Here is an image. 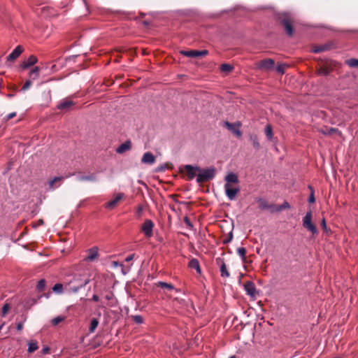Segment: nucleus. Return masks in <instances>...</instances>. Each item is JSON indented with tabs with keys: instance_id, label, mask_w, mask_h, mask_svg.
Instances as JSON below:
<instances>
[{
	"instance_id": "1",
	"label": "nucleus",
	"mask_w": 358,
	"mask_h": 358,
	"mask_svg": "<svg viewBox=\"0 0 358 358\" xmlns=\"http://www.w3.org/2000/svg\"><path fill=\"white\" fill-rule=\"evenodd\" d=\"M90 282L89 278H83L81 274H75L73 275L72 279L70 280L67 285L68 290L69 292L77 293L81 288L85 287Z\"/></svg>"
},
{
	"instance_id": "2",
	"label": "nucleus",
	"mask_w": 358,
	"mask_h": 358,
	"mask_svg": "<svg viewBox=\"0 0 358 358\" xmlns=\"http://www.w3.org/2000/svg\"><path fill=\"white\" fill-rule=\"evenodd\" d=\"M277 17L280 24L283 26L287 34L289 36H292L294 34V28L292 26L294 18L292 15L288 13H280L278 14Z\"/></svg>"
},
{
	"instance_id": "3",
	"label": "nucleus",
	"mask_w": 358,
	"mask_h": 358,
	"mask_svg": "<svg viewBox=\"0 0 358 358\" xmlns=\"http://www.w3.org/2000/svg\"><path fill=\"white\" fill-rule=\"evenodd\" d=\"M216 174V169L214 167L201 169L198 171L196 182L203 183L213 180Z\"/></svg>"
},
{
	"instance_id": "4",
	"label": "nucleus",
	"mask_w": 358,
	"mask_h": 358,
	"mask_svg": "<svg viewBox=\"0 0 358 358\" xmlns=\"http://www.w3.org/2000/svg\"><path fill=\"white\" fill-rule=\"evenodd\" d=\"M312 211L309 210L303 218V227L313 234H317L318 231L316 226L312 222Z\"/></svg>"
},
{
	"instance_id": "5",
	"label": "nucleus",
	"mask_w": 358,
	"mask_h": 358,
	"mask_svg": "<svg viewBox=\"0 0 358 358\" xmlns=\"http://www.w3.org/2000/svg\"><path fill=\"white\" fill-rule=\"evenodd\" d=\"M198 171H200V167L189 164L185 165L180 169V172L186 173L188 180H193L195 176L197 177Z\"/></svg>"
},
{
	"instance_id": "6",
	"label": "nucleus",
	"mask_w": 358,
	"mask_h": 358,
	"mask_svg": "<svg viewBox=\"0 0 358 358\" xmlns=\"http://www.w3.org/2000/svg\"><path fill=\"white\" fill-rule=\"evenodd\" d=\"M275 62L272 59H266L255 64V68L262 71H270L274 68Z\"/></svg>"
},
{
	"instance_id": "7",
	"label": "nucleus",
	"mask_w": 358,
	"mask_h": 358,
	"mask_svg": "<svg viewBox=\"0 0 358 358\" xmlns=\"http://www.w3.org/2000/svg\"><path fill=\"white\" fill-rule=\"evenodd\" d=\"M180 53L182 55L188 57H200L206 56L208 54V51L207 50H181Z\"/></svg>"
},
{
	"instance_id": "8",
	"label": "nucleus",
	"mask_w": 358,
	"mask_h": 358,
	"mask_svg": "<svg viewBox=\"0 0 358 358\" xmlns=\"http://www.w3.org/2000/svg\"><path fill=\"white\" fill-rule=\"evenodd\" d=\"M154 223L151 220H146L141 226V231L147 238H150L152 236V230L154 228Z\"/></svg>"
},
{
	"instance_id": "9",
	"label": "nucleus",
	"mask_w": 358,
	"mask_h": 358,
	"mask_svg": "<svg viewBox=\"0 0 358 358\" xmlns=\"http://www.w3.org/2000/svg\"><path fill=\"white\" fill-rule=\"evenodd\" d=\"M75 105V102L73 101L65 99L62 100L57 105V108L60 110L61 111L66 113L72 108V107Z\"/></svg>"
},
{
	"instance_id": "10",
	"label": "nucleus",
	"mask_w": 358,
	"mask_h": 358,
	"mask_svg": "<svg viewBox=\"0 0 358 358\" xmlns=\"http://www.w3.org/2000/svg\"><path fill=\"white\" fill-rule=\"evenodd\" d=\"M224 126L227 129H228L229 131L234 133L237 137H241L242 136V132L239 129V127H241V123L238 122L236 124H233L229 122H225Z\"/></svg>"
},
{
	"instance_id": "11",
	"label": "nucleus",
	"mask_w": 358,
	"mask_h": 358,
	"mask_svg": "<svg viewBox=\"0 0 358 358\" xmlns=\"http://www.w3.org/2000/svg\"><path fill=\"white\" fill-rule=\"evenodd\" d=\"M225 193L229 200L235 199L237 194L239 192V189L231 187L229 184L224 185Z\"/></svg>"
},
{
	"instance_id": "12",
	"label": "nucleus",
	"mask_w": 358,
	"mask_h": 358,
	"mask_svg": "<svg viewBox=\"0 0 358 358\" xmlns=\"http://www.w3.org/2000/svg\"><path fill=\"white\" fill-rule=\"evenodd\" d=\"M244 288L247 294L250 295L252 297L256 296L257 291L255 285L253 282L246 281L244 284Z\"/></svg>"
},
{
	"instance_id": "13",
	"label": "nucleus",
	"mask_w": 358,
	"mask_h": 358,
	"mask_svg": "<svg viewBox=\"0 0 358 358\" xmlns=\"http://www.w3.org/2000/svg\"><path fill=\"white\" fill-rule=\"evenodd\" d=\"M87 256L84 258L86 262H93L99 257V248L92 247L87 250Z\"/></svg>"
},
{
	"instance_id": "14",
	"label": "nucleus",
	"mask_w": 358,
	"mask_h": 358,
	"mask_svg": "<svg viewBox=\"0 0 358 358\" xmlns=\"http://www.w3.org/2000/svg\"><path fill=\"white\" fill-rule=\"evenodd\" d=\"M124 196V194L123 193L117 194L113 200L105 203V207L108 209H113Z\"/></svg>"
},
{
	"instance_id": "15",
	"label": "nucleus",
	"mask_w": 358,
	"mask_h": 358,
	"mask_svg": "<svg viewBox=\"0 0 358 358\" xmlns=\"http://www.w3.org/2000/svg\"><path fill=\"white\" fill-rule=\"evenodd\" d=\"M257 203L261 210H269L271 213H274V204L269 203L266 200L261 198L257 199Z\"/></svg>"
},
{
	"instance_id": "16",
	"label": "nucleus",
	"mask_w": 358,
	"mask_h": 358,
	"mask_svg": "<svg viewBox=\"0 0 358 358\" xmlns=\"http://www.w3.org/2000/svg\"><path fill=\"white\" fill-rule=\"evenodd\" d=\"M155 156L150 152H145L141 158V163L145 164L152 165L155 164Z\"/></svg>"
},
{
	"instance_id": "17",
	"label": "nucleus",
	"mask_w": 358,
	"mask_h": 358,
	"mask_svg": "<svg viewBox=\"0 0 358 358\" xmlns=\"http://www.w3.org/2000/svg\"><path fill=\"white\" fill-rule=\"evenodd\" d=\"M24 49L21 45H17L12 52L7 57L8 62H13L23 52Z\"/></svg>"
},
{
	"instance_id": "18",
	"label": "nucleus",
	"mask_w": 358,
	"mask_h": 358,
	"mask_svg": "<svg viewBox=\"0 0 358 358\" xmlns=\"http://www.w3.org/2000/svg\"><path fill=\"white\" fill-rule=\"evenodd\" d=\"M132 148V143L130 140L126 141L124 143H122L118 146L116 149V152L118 154H123L129 150H130Z\"/></svg>"
},
{
	"instance_id": "19",
	"label": "nucleus",
	"mask_w": 358,
	"mask_h": 358,
	"mask_svg": "<svg viewBox=\"0 0 358 358\" xmlns=\"http://www.w3.org/2000/svg\"><path fill=\"white\" fill-rule=\"evenodd\" d=\"M331 43H327L324 45H313L312 46V52L314 53H319L321 52H324L327 50H329L331 49Z\"/></svg>"
},
{
	"instance_id": "20",
	"label": "nucleus",
	"mask_w": 358,
	"mask_h": 358,
	"mask_svg": "<svg viewBox=\"0 0 358 358\" xmlns=\"http://www.w3.org/2000/svg\"><path fill=\"white\" fill-rule=\"evenodd\" d=\"M226 183L225 184H238L239 182L238 178L236 174L234 173H228L224 178Z\"/></svg>"
},
{
	"instance_id": "21",
	"label": "nucleus",
	"mask_w": 358,
	"mask_h": 358,
	"mask_svg": "<svg viewBox=\"0 0 358 358\" xmlns=\"http://www.w3.org/2000/svg\"><path fill=\"white\" fill-rule=\"evenodd\" d=\"M216 262L218 264H219V262H221V264H220V273H221V276L222 278H228V277H229L230 273H229V271L227 269L226 264L222 260H221L220 259H217Z\"/></svg>"
},
{
	"instance_id": "22",
	"label": "nucleus",
	"mask_w": 358,
	"mask_h": 358,
	"mask_svg": "<svg viewBox=\"0 0 358 358\" xmlns=\"http://www.w3.org/2000/svg\"><path fill=\"white\" fill-rule=\"evenodd\" d=\"M37 57L34 55H30L27 61L24 62L21 67L24 69H27L29 66L34 65L37 62Z\"/></svg>"
},
{
	"instance_id": "23",
	"label": "nucleus",
	"mask_w": 358,
	"mask_h": 358,
	"mask_svg": "<svg viewBox=\"0 0 358 358\" xmlns=\"http://www.w3.org/2000/svg\"><path fill=\"white\" fill-rule=\"evenodd\" d=\"M173 168V166L171 163L170 162H166L164 164H161L159 166H158L156 169H155V172L157 173H161V172H164L166 169H172Z\"/></svg>"
},
{
	"instance_id": "24",
	"label": "nucleus",
	"mask_w": 358,
	"mask_h": 358,
	"mask_svg": "<svg viewBox=\"0 0 358 358\" xmlns=\"http://www.w3.org/2000/svg\"><path fill=\"white\" fill-rule=\"evenodd\" d=\"M156 285L159 287H161L162 289H166L169 291H172L174 289V286L171 283H167L165 282L159 281L156 283Z\"/></svg>"
},
{
	"instance_id": "25",
	"label": "nucleus",
	"mask_w": 358,
	"mask_h": 358,
	"mask_svg": "<svg viewBox=\"0 0 358 358\" xmlns=\"http://www.w3.org/2000/svg\"><path fill=\"white\" fill-rule=\"evenodd\" d=\"M99 320L98 319L96 318H92L90 321V327H89V333L90 334H92L94 332V331L96 330V329L97 328L98 325H99Z\"/></svg>"
},
{
	"instance_id": "26",
	"label": "nucleus",
	"mask_w": 358,
	"mask_h": 358,
	"mask_svg": "<svg viewBox=\"0 0 358 358\" xmlns=\"http://www.w3.org/2000/svg\"><path fill=\"white\" fill-rule=\"evenodd\" d=\"M189 266L192 268L196 269L197 272H201L199 262L196 259H192L189 262Z\"/></svg>"
},
{
	"instance_id": "27",
	"label": "nucleus",
	"mask_w": 358,
	"mask_h": 358,
	"mask_svg": "<svg viewBox=\"0 0 358 358\" xmlns=\"http://www.w3.org/2000/svg\"><path fill=\"white\" fill-rule=\"evenodd\" d=\"M39 71H40V68L38 66H35L29 72V78L32 80H36L39 77Z\"/></svg>"
},
{
	"instance_id": "28",
	"label": "nucleus",
	"mask_w": 358,
	"mask_h": 358,
	"mask_svg": "<svg viewBox=\"0 0 358 358\" xmlns=\"http://www.w3.org/2000/svg\"><path fill=\"white\" fill-rule=\"evenodd\" d=\"M345 64L351 68H358V59L351 58L345 60Z\"/></svg>"
},
{
	"instance_id": "29",
	"label": "nucleus",
	"mask_w": 358,
	"mask_h": 358,
	"mask_svg": "<svg viewBox=\"0 0 358 358\" xmlns=\"http://www.w3.org/2000/svg\"><path fill=\"white\" fill-rule=\"evenodd\" d=\"M250 140L252 142L253 147L255 149L259 150L260 148V144L259 143V139H258L257 136V135H251L250 136Z\"/></svg>"
},
{
	"instance_id": "30",
	"label": "nucleus",
	"mask_w": 358,
	"mask_h": 358,
	"mask_svg": "<svg viewBox=\"0 0 358 358\" xmlns=\"http://www.w3.org/2000/svg\"><path fill=\"white\" fill-rule=\"evenodd\" d=\"M237 254L241 257L243 262H246V250L245 248H238L236 250Z\"/></svg>"
},
{
	"instance_id": "31",
	"label": "nucleus",
	"mask_w": 358,
	"mask_h": 358,
	"mask_svg": "<svg viewBox=\"0 0 358 358\" xmlns=\"http://www.w3.org/2000/svg\"><path fill=\"white\" fill-rule=\"evenodd\" d=\"M38 348L37 341H31L29 343V348H28V352L29 353H32L34 351H36Z\"/></svg>"
},
{
	"instance_id": "32",
	"label": "nucleus",
	"mask_w": 358,
	"mask_h": 358,
	"mask_svg": "<svg viewBox=\"0 0 358 358\" xmlns=\"http://www.w3.org/2000/svg\"><path fill=\"white\" fill-rule=\"evenodd\" d=\"M331 69L327 66H322L318 70L320 75L327 76L330 73Z\"/></svg>"
},
{
	"instance_id": "33",
	"label": "nucleus",
	"mask_w": 358,
	"mask_h": 358,
	"mask_svg": "<svg viewBox=\"0 0 358 358\" xmlns=\"http://www.w3.org/2000/svg\"><path fill=\"white\" fill-rule=\"evenodd\" d=\"M290 206L288 202L285 201L282 205L275 206L274 205V212H280L285 208H289Z\"/></svg>"
},
{
	"instance_id": "34",
	"label": "nucleus",
	"mask_w": 358,
	"mask_h": 358,
	"mask_svg": "<svg viewBox=\"0 0 358 358\" xmlns=\"http://www.w3.org/2000/svg\"><path fill=\"white\" fill-rule=\"evenodd\" d=\"M79 180L80 181H92L94 182L96 180V177L94 174H90L88 176H81Z\"/></svg>"
},
{
	"instance_id": "35",
	"label": "nucleus",
	"mask_w": 358,
	"mask_h": 358,
	"mask_svg": "<svg viewBox=\"0 0 358 358\" xmlns=\"http://www.w3.org/2000/svg\"><path fill=\"white\" fill-rule=\"evenodd\" d=\"M265 134L268 139L271 140L273 138V129L270 124H267L265 127Z\"/></svg>"
},
{
	"instance_id": "36",
	"label": "nucleus",
	"mask_w": 358,
	"mask_h": 358,
	"mask_svg": "<svg viewBox=\"0 0 358 358\" xmlns=\"http://www.w3.org/2000/svg\"><path fill=\"white\" fill-rule=\"evenodd\" d=\"M66 319V317L64 316H57L55 318H53L52 320H51V324L53 326H57L58 325L60 322L64 321Z\"/></svg>"
},
{
	"instance_id": "37",
	"label": "nucleus",
	"mask_w": 358,
	"mask_h": 358,
	"mask_svg": "<svg viewBox=\"0 0 358 358\" xmlns=\"http://www.w3.org/2000/svg\"><path fill=\"white\" fill-rule=\"evenodd\" d=\"M234 69L233 66L229 64H222L220 66V70L222 72L229 73Z\"/></svg>"
},
{
	"instance_id": "38",
	"label": "nucleus",
	"mask_w": 358,
	"mask_h": 358,
	"mask_svg": "<svg viewBox=\"0 0 358 358\" xmlns=\"http://www.w3.org/2000/svg\"><path fill=\"white\" fill-rule=\"evenodd\" d=\"M46 285V281L44 279H41L38 282L36 285V289L38 292H42L44 290Z\"/></svg>"
},
{
	"instance_id": "39",
	"label": "nucleus",
	"mask_w": 358,
	"mask_h": 358,
	"mask_svg": "<svg viewBox=\"0 0 358 358\" xmlns=\"http://www.w3.org/2000/svg\"><path fill=\"white\" fill-rule=\"evenodd\" d=\"M63 179H64L63 177L59 176V177H55L53 179L50 180L49 181L50 189H54L55 188V187H54L55 183H56L57 182H60Z\"/></svg>"
},
{
	"instance_id": "40",
	"label": "nucleus",
	"mask_w": 358,
	"mask_h": 358,
	"mask_svg": "<svg viewBox=\"0 0 358 358\" xmlns=\"http://www.w3.org/2000/svg\"><path fill=\"white\" fill-rule=\"evenodd\" d=\"M53 292L57 294H62L63 292V285L62 283H57L52 287Z\"/></svg>"
},
{
	"instance_id": "41",
	"label": "nucleus",
	"mask_w": 358,
	"mask_h": 358,
	"mask_svg": "<svg viewBox=\"0 0 358 358\" xmlns=\"http://www.w3.org/2000/svg\"><path fill=\"white\" fill-rule=\"evenodd\" d=\"M130 317L132 319L134 322L136 324H142L143 322V318L141 315H131Z\"/></svg>"
},
{
	"instance_id": "42",
	"label": "nucleus",
	"mask_w": 358,
	"mask_h": 358,
	"mask_svg": "<svg viewBox=\"0 0 358 358\" xmlns=\"http://www.w3.org/2000/svg\"><path fill=\"white\" fill-rule=\"evenodd\" d=\"M308 188L310 189L311 192H310V196L308 198V202L310 203H315V195H314V189L313 188L311 187V186H308Z\"/></svg>"
},
{
	"instance_id": "43",
	"label": "nucleus",
	"mask_w": 358,
	"mask_h": 358,
	"mask_svg": "<svg viewBox=\"0 0 358 358\" xmlns=\"http://www.w3.org/2000/svg\"><path fill=\"white\" fill-rule=\"evenodd\" d=\"M31 85H32V83L30 80H27L24 83V85L22 86L21 90L25 91V90H28L31 86Z\"/></svg>"
},
{
	"instance_id": "44",
	"label": "nucleus",
	"mask_w": 358,
	"mask_h": 358,
	"mask_svg": "<svg viewBox=\"0 0 358 358\" xmlns=\"http://www.w3.org/2000/svg\"><path fill=\"white\" fill-rule=\"evenodd\" d=\"M285 69V65H284V64H278L277 66V67H276V71L278 73H284Z\"/></svg>"
},
{
	"instance_id": "45",
	"label": "nucleus",
	"mask_w": 358,
	"mask_h": 358,
	"mask_svg": "<svg viewBox=\"0 0 358 358\" xmlns=\"http://www.w3.org/2000/svg\"><path fill=\"white\" fill-rule=\"evenodd\" d=\"M10 309V306L8 303L4 304L2 308V315L4 316Z\"/></svg>"
},
{
	"instance_id": "46",
	"label": "nucleus",
	"mask_w": 358,
	"mask_h": 358,
	"mask_svg": "<svg viewBox=\"0 0 358 358\" xmlns=\"http://www.w3.org/2000/svg\"><path fill=\"white\" fill-rule=\"evenodd\" d=\"M184 222L188 227L191 229L193 227V225L188 217L186 216L184 217Z\"/></svg>"
},
{
	"instance_id": "47",
	"label": "nucleus",
	"mask_w": 358,
	"mask_h": 358,
	"mask_svg": "<svg viewBox=\"0 0 358 358\" xmlns=\"http://www.w3.org/2000/svg\"><path fill=\"white\" fill-rule=\"evenodd\" d=\"M232 238H233L232 232H230L229 237L223 240V243H224V244L229 243V242L231 241Z\"/></svg>"
},
{
	"instance_id": "48",
	"label": "nucleus",
	"mask_w": 358,
	"mask_h": 358,
	"mask_svg": "<svg viewBox=\"0 0 358 358\" xmlns=\"http://www.w3.org/2000/svg\"><path fill=\"white\" fill-rule=\"evenodd\" d=\"M321 227H322L324 231H328V228H327V226L326 220H325L324 218H323L322 220V221H321Z\"/></svg>"
},
{
	"instance_id": "49",
	"label": "nucleus",
	"mask_w": 358,
	"mask_h": 358,
	"mask_svg": "<svg viewBox=\"0 0 358 358\" xmlns=\"http://www.w3.org/2000/svg\"><path fill=\"white\" fill-rule=\"evenodd\" d=\"M16 116V113L15 112H13V113H10V114H8L6 117V120L8 121L12 118H13L14 117Z\"/></svg>"
},
{
	"instance_id": "50",
	"label": "nucleus",
	"mask_w": 358,
	"mask_h": 358,
	"mask_svg": "<svg viewBox=\"0 0 358 358\" xmlns=\"http://www.w3.org/2000/svg\"><path fill=\"white\" fill-rule=\"evenodd\" d=\"M338 131L337 129L335 128H329L327 129V132L329 134H333L334 133H336Z\"/></svg>"
},
{
	"instance_id": "51",
	"label": "nucleus",
	"mask_w": 358,
	"mask_h": 358,
	"mask_svg": "<svg viewBox=\"0 0 358 358\" xmlns=\"http://www.w3.org/2000/svg\"><path fill=\"white\" fill-rule=\"evenodd\" d=\"M112 265L113 267H117V266H121V267H123V264H121V263H119L118 262H115V261H113L112 262Z\"/></svg>"
},
{
	"instance_id": "52",
	"label": "nucleus",
	"mask_w": 358,
	"mask_h": 358,
	"mask_svg": "<svg viewBox=\"0 0 358 358\" xmlns=\"http://www.w3.org/2000/svg\"><path fill=\"white\" fill-rule=\"evenodd\" d=\"M50 352V348L48 347H45L42 349V352L44 355L48 354Z\"/></svg>"
},
{
	"instance_id": "53",
	"label": "nucleus",
	"mask_w": 358,
	"mask_h": 358,
	"mask_svg": "<svg viewBox=\"0 0 358 358\" xmlns=\"http://www.w3.org/2000/svg\"><path fill=\"white\" fill-rule=\"evenodd\" d=\"M17 327V329L18 331H21L22 329V328H23V323L22 322H18L17 324V327Z\"/></svg>"
},
{
	"instance_id": "54",
	"label": "nucleus",
	"mask_w": 358,
	"mask_h": 358,
	"mask_svg": "<svg viewBox=\"0 0 358 358\" xmlns=\"http://www.w3.org/2000/svg\"><path fill=\"white\" fill-rule=\"evenodd\" d=\"M134 257V254H132V255H131L128 256V257L126 258V259H125V260H126V262H130V261H131V260L133 259Z\"/></svg>"
},
{
	"instance_id": "55",
	"label": "nucleus",
	"mask_w": 358,
	"mask_h": 358,
	"mask_svg": "<svg viewBox=\"0 0 358 358\" xmlns=\"http://www.w3.org/2000/svg\"><path fill=\"white\" fill-rule=\"evenodd\" d=\"M92 300L94 301H99V297L97 295L94 294V295H93Z\"/></svg>"
},
{
	"instance_id": "56",
	"label": "nucleus",
	"mask_w": 358,
	"mask_h": 358,
	"mask_svg": "<svg viewBox=\"0 0 358 358\" xmlns=\"http://www.w3.org/2000/svg\"><path fill=\"white\" fill-rule=\"evenodd\" d=\"M113 298V294H109L106 296L107 300H110Z\"/></svg>"
},
{
	"instance_id": "57",
	"label": "nucleus",
	"mask_w": 358,
	"mask_h": 358,
	"mask_svg": "<svg viewBox=\"0 0 358 358\" xmlns=\"http://www.w3.org/2000/svg\"><path fill=\"white\" fill-rule=\"evenodd\" d=\"M38 224H43V220H39Z\"/></svg>"
},
{
	"instance_id": "58",
	"label": "nucleus",
	"mask_w": 358,
	"mask_h": 358,
	"mask_svg": "<svg viewBox=\"0 0 358 358\" xmlns=\"http://www.w3.org/2000/svg\"><path fill=\"white\" fill-rule=\"evenodd\" d=\"M142 210V207L141 206H139L138 207V213H141V211Z\"/></svg>"
},
{
	"instance_id": "59",
	"label": "nucleus",
	"mask_w": 358,
	"mask_h": 358,
	"mask_svg": "<svg viewBox=\"0 0 358 358\" xmlns=\"http://www.w3.org/2000/svg\"><path fill=\"white\" fill-rule=\"evenodd\" d=\"M143 24H144L145 25H148V24H149V23H148V22H146V21H145V22H143Z\"/></svg>"
},
{
	"instance_id": "60",
	"label": "nucleus",
	"mask_w": 358,
	"mask_h": 358,
	"mask_svg": "<svg viewBox=\"0 0 358 358\" xmlns=\"http://www.w3.org/2000/svg\"><path fill=\"white\" fill-rule=\"evenodd\" d=\"M229 358H236L235 356H231Z\"/></svg>"
}]
</instances>
